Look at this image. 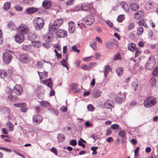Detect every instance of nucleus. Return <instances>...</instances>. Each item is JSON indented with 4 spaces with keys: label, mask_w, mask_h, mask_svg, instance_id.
Wrapping results in <instances>:
<instances>
[{
    "label": "nucleus",
    "mask_w": 158,
    "mask_h": 158,
    "mask_svg": "<svg viewBox=\"0 0 158 158\" xmlns=\"http://www.w3.org/2000/svg\"><path fill=\"white\" fill-rule=\"evenodd\" d=\"M6 91L9 94H12L14 93L17 95H20L23 93V89L21 85H16L13 89L9 87H7Z\"/></svg>",
    "instance_id": "1"
},
{
    "label": "nucleus",
    "mask_w": 158,
    "mask_h": 158,
    "mask_svg": "<svg viewBox=\"0 0 158 158\" xmlns=\"http://www.w3.org/2000/svg\"><path fill=\"white\" fill-rule=\"evenodd\" d=\"M35 29L37 30H40L42 28L44 25V19L41 17L35 18L33 21Z\"/></svg>",
    "instance_id": "2"
},
{
    "label": "nucleus",
    "mask_w": 158,
    "mask_h": 158,
    "mask_svg": "<svg viewBox=\"0 0 158 158\" xmlns=\"http://www.w3.org/2000/svg\"><path fill=\"white\" fill-rule=\"evenodd\" d=\"M156 103V101L155 99L151 97H148L145 100L143 104L146 108H149L155 105Z\"/></svg>",
    "instance_id": "3"
},
{
    "label": "nucleus",
    "mask_w": 158,
    "mask_h": 158,
    "mask_svg": "<svg viewBox=\"0 0 158 158\" xmlns=\"http://www.w3.org/2000/svg\"><path fill=\"white\" fill-rule=\"evenodd\" d=\"M43 119V117L41 115L36 114L33 116L32 121L34 125H37L42 121Z\"/></svg>",
    "instance_id": "4"
},
{
    "label": "nucleus",
    "mask_w": 158,
    "mask_h": 158,
    "mask_svg": "<svg viewBox=\"0 0 158 158\" xmlns=\"http://www.w3.org/2000/svg\"><path fill=\"white\" fill-rule=\"evenodd\" d=\"M127 94L126 92H124L123 94H120V96L115 97L114 99L115 102L118 104H121L124 102Z\"/></svg>",
    "instance_id": "5"
},
{
    "label": "nucleus",
    "mask_w": 158,
    "mask_h": 158,
    "mask_svg": "<svg viewBox=\"0 0 158 158\" xmlns=\"http://www.w3.org/2000/svg\"><path fill=\"white\" fill-rule=\"evenodd\" d=\"M12 56L10 53L6 52L3 54V62L6 64L10 63L12 60Z\"/></svg>",
    "instance_id": "6"
},
{
    "label": "nucleus",
    "mask_w": 158,
    "mask_h": 158,
    "mask_svg": "<svg viewBox=\"0 0 158 158\" xmlns=\"http://www.w3.org/2000/svg\"><path fill=\"white\" fill-rule=\"evenodd\" d=\"M18 31L19 34H21L24 35L28 32V28L26 26L21 24L18 28Z\"/></svg>",
    "instance_id": "7"
},
{
    "label": "nucleus",
    "mask_w": 158,
    "mask_h": 158,
    "mask_svg": "<svg viewBox=\"0 0 158 158\" xmlns=\"http://www.w3.org/2000/svg\"><path fill=\"white\" fill-rule=\"evenodd\" d=\"M15 41L19 43H22L25 40V37L23 34L18 33L15 37Z\"/></svg>",
    "instance_id": "8"
},
{
    "label": "nucleus",
    "mask_w": 158,
    "mask_h": 158,
    "mask_svg": "<svg viewBox=\"0 0 158 158\" xmlns=\"http://www.w3.org/2000/svg\"><path fill=\"white\" fill-rule=\"evenodd\" d=\"M56 35L59 38H64L67 36V32L66 31L60 29L56 31Z\"/></svg>",
    "instance_id": "9"
},
{
    "label": "nucleus",
    "mask_w": 158,
    "mask_h": 158,
    "mask_svg": "<svg viewBox=\"0 0 158 158\" xmlns=\"http://www.w3.org/2000/svg\"><path fill=\"white\" fill-rule=\"evenodd\" d=\"M144 14L142 10H139L135 13L134 15L135 19H142L144 16Z\"/></svg>",
    "instance_id": "10"
},
{
    "label": "nucleus",
    "mask_w": 158,
    "mask_h": 158,
    "mask_svg": "<svg viewBox=\"0 0 158 158\" xmlns=\"http://www.w3.org/2000/svg\"><path fill=\"white\" fill-rule=\"evenodd\" d=\"M53 37L51 32H48L44 36V39L47 42H50L52 41Z\"/></svg>",
    "instance_id": "11"
},
{
    "label": "nucleus",
    "mask_w": 158,
    "mask_h": 158,
    "mask_svg": "<svg viewBox=\"0 0 158 158\" xmlns=\"http://www.w3.org/2000/svg\"><path fill=\"white\" fill-rule=\"evenodd\" d=\"M19 60L23 63H27L29 59L28 56L26 54L21 55L19 56Z\"/></svg>",
    "instance_id": "12"
},
{
    "label": "nucleus",
    "mask_w": 158,
    "mask_h": 158,
    "mask_svg": "<svg viewBox=\"0 0 158 158\" xmlns=\"http://www.w3.org/2000/svg\"><path fill=\"white\" fill-rule=\"evenodd\" d=\"M90 6V4L88 3H84L83 4H82L79 6L78 9H76L77 10H82L87 11L89 8Z\"/></svg>",
    "instance_id": "13"
},
{
    "label": "nucleus",
    "mask_w": 158,
    "mask_h": 158,
    "mask_svg": "<svg viewBox=\"0 0 158 158\" xmlns=\"http://www.w3.org/2000/svg\"><path fill=\"white\" fill-rule=\"evenodd\" d=\"M42 6L45 9H48L52 6V3L50 1L44 0L42 3Z\"/></svg>",
    "instance_id": "14"
},
{
    "label": "nucleus",
    "mask_w": 158,
    "mask_h": 158,
    "mask_svg": "<svg viewBox=\"0 0 158 158\" xmlns=\"http://www.w3.org/2000/svg\"><path fill=\"white\" fill-rule=\"evenodd\" d=\"M38 11V8L34 7H31L27 9L26 12L24 13L28 15H31L37 12Z\"/></svg>",
    "instance_id": "15"
},
{
    "label": "nucleus",
    "mask_w": 158,
    "mask_h": 158,
    "mask_svg": "<svg viewBox=\"0 0 158 158\" xmlns=\"http://www.w3.org/2000/svg\"><path fill=\"white\" fill-rule=\"evenodd\" d=\"M43 83L44 85H47L51 89H52V87L51 85H52L53 83L51 78L44 81H43Z\"/></svg>",
    "instance_id": "16"
},
{
    "label": "nucleus",
    "mask_w": 158,
    "mask_h": 158,
    "mask_svg": "<svg viewBox=\"0 0 158 158\" xmlns=\"http://www.w3.org/2000/svg\"><path fill=\"white\" fill-rule=\"evenodd\" d=\"M0 111L3 114L7 115H9L10 113V110L9 107H2L0 109Z\"/></svg>",
    "instance_id": "17"
},
{
    "label": "nucleus",
    "mask_w": 158,
    "mask_h": 158,
    "mask_svg": "<svg viewBox=\"0 0 158 158\" xmlns=\"http://www.w3.org/2000/svg\"><path fill=\"white\" fill-rule=\"evenodd\" d=\"M94 18L93 16H90L85 21L86 24L88 25H91L94 22Z\"/></svg>",
    "instance_id": "18"
},
{
    "label": "nucleus",
    "mask_w": 158,
    "mask_h": 158,
    "mask_svg": "<svg viewBox=\"0 0 158 158\" xmlns=\"http://www.w3.org/2000/svg\"><path fill=\"white\" fill-rule=\"evenodd\" d=\"M130 7L132 10L136 11L139 9V6L138 4L136 3H133L130 5Z\"/></svg>",
    "instance_id": "19"
},
{
    "label": "nucleus",
    "mask_w": 158,
    "mask_h": 158,
    "mask_svg": "<svg viewBox=\"0 0 158 158\" xmlns=\"http://www.w3.org/2000/svg\"><path fill=\"white\" fill-rule=\"evenodd\" d=\"M101 92L97 89L95 88L93 89L92 91V97L93 98H96L100 96Z\"/></svg>",
    "instance_id": "20"
},
{
    "label": "nucleus",
    "mask_w": 158,
    "mask_h": 158,
    "mask_svg": "<svg viewBox=\"0 0 158 158\" xmlns=\"http://www.w3.org/2000/svg\"><path fill=\"white\" fill-rule=\"evenodd\" d=\"M57 137L58 143L63 142L65 139V137L64 134L59 133L58 134Z\"/></svg>",
    "instance_id": "21"
},
{
    "label": "nucleus",
    "mask_w": 158,
    "mask_h": 158,
    "mask_svg": "<svg viewBox=\"0 0 158 158\" xmlns=\"http://www.w3.org/2000/svg\"><path fill=\"white\" fill-rule=\"evenodd\" d=\"M95 64V63L91 62L89 66L86 64H84L81 67V68L85 70H89L93 68L92 66L94 65Z\"/></svg>",
    "instance_id": "22"
},
{
    "label": "nucleus",
    "mask_w": 158,
    "mask_h": 158,
    "mask_svg": "<svg viewBox=\"0 0 158 158\" xmlns=\"http://www.w3.org/2000/svg\"><path fill=\"white\" fill-rule=\"evenodd\" d=\"M104 107L106 109H111L114 106L109 101H106L104 104Z\"/></svg>",
    "instance_id": "23"
},
{
    "label": "nucleus",
    "mask_w": 158,
    "mask_h": 158,
    "mask_svg": "<svg viewBox=\"0 0 158 158\" xmlns=\"http://www.w3.org/2000/svg\"><path fill=\"white\" fill-rule=\"evenodd\" d=\"M9 100L12 102H15L18 100V97L16 95H13L12 94H10V95L8 96Z\"/></svg>",
    "instance_id": "24"
},
{
    "label": "nucleus",
    "mask_w": 158,
    "mask_h": 158,
    "mask_svg": "<svg viewBox=\"0 0 158 158\" xmlns=\"http://www.w3.org/2000/svg\"><path fill=\"white\" fill-rule=\"evenodd\" d=\"M127 48L130 51L133 52L136 49V46L134 43H131L128 44Z\"/></svg>",
    "instance_id": "25"
},
{
    "label": "nucleus",
    "mask_w": 158,
    "mask_h": 158,
    "mask_svg": "<svg viewBox=\"0 0 158 158\" xmlns=\"http://www.w3.org/2000/svg\"><path fill=\"white\" fill-rule=\"evenodd\" d=\"M63 21L61 19H59L53 23V24L54 26L57 27V28H59L60 26L63 23Z\"/></svg>",
    "instance_id": "26"
},
{
    "label": "nucleus",
    "mask_w": 158,
    "mask_h": 158,
    "mask_svg": "<svg viewBox=\"0 0 158 158\" xmlns=\"http://www.w3.org/2000/svg\"><path fill=\"white\" fill-rule=\"evenodd\" d=\"M123 68L121 67H118L116 70V72L119 76H121L123 74Z\"/></svg>",
    "instance_id": "27"
},
{
    "label": "nucleus",
    "mask_w": 158,
    "mask_h": 158,
    "mask_svg": "<svg viewBox=\"0 0 158 158\" xmlns=\"http://www.w3.org/2000/svg\"><path fill=\"white\" fill-rule=\"evenodd\" d=\"M38 73L40 77V80H42L43 78V75L45 77H47L48 76V73L47 72L44 71V72H38Z\"/></svg>",
    "instance_id": "28"
},
{
    "label": "nucleus",
    "mask_w": 158,
    "mask_h": 158,
    "mask_svg": "<svg viewBox=\"0 0 158 158\" xmlns=\"http://www.w3.org/2000/svg\"><path fill=\"white\" fill-rule=\"evenodd\" d=\"M36 35L34 33L30 34L28 36V39L32 42V41H34L36 39Z\"/></svg>",
    "instance_id": "29"
},
{
    "label": "nucleus",
    "mask_w": 158,
    "mask_h": 158,
    "mask_svg": "<svg viewBox=\"0 0 158 158\" xmlns=\"http://www.w3.org/2000/svg\"><path fill=\"white\" fill-rule=\"evenodd\" d=\"M105 46L107 48L110 49H113L114 47L113 44L109 41L106 42Z\"/></svg>",
    "instance_id": "30"
},
{
    "label": "nucleus",
    "mask_w": 158,
    "mask_h": 158,
    "mask_svg": "<svg viewBox=\"0 0 158 158\" xmlns=\"http://www.w3.org/2000/svg\"><path fill=\"white\" fill-rule=\"evenodd\" d=\"M31 44L33 46L35 47L39 48L40 46V44L39 41H32Z\"/></svg>",
    "instance_id": "31"
},
{
    "label": "nucleus",
    "mask_w": 158,
    "mask_h": 158,
    "mask_svg": "<svg viewBox=\"0 0 158 158\" xmlns=\"http://www.w3.org/2000/svg\"><path fill=\"white\" fill-rule=\"evenodd\" d=\"M10 3L9 2H7L5 3L3 8L6 10H9L10 7Z\"/></svg>",
    "instance_id": "32"
},
{
    "label": "nucleus",
    "mask_w": 158,
    "mask_h": 158,
    "mask_svg": "<svg viewBox=\"0 0 158 158\" xmlns=\"http://www.w3.org/2000/svg\"><path fill=\"white\" fill-rule=\"evenodd\" d=\"M143 29L142 27H139L137 30V34L139 36H141L143 31Z\"/></svg>",
    "instance_id": "33"
},
{
    "label": "nucleus",
    "mask_w": 158,
    "mask_h": 158,
    "mask_svg": "<svg viewBox=\"0 0 158 158\" xmlns=\"http://www.w3.org/2000/svg\"><path fill=\"white\" fill-rule=\"evenodd\" d=\"M7 73L3 70H0V78H3L5 77L7 75Z\"/></svg>",
    "instance_id": "34"
},
{
    "label": "nucleus",
    "mask_w": 158,
    "mask_h": 158,
    "mask_svg": "<svg viewBox=\"0 0 158 158\" xmlns=\"http://www.w3.org/2000/svg\"><path fill=\"white\" fill-rule=\"evenodd\" d=\"M31 45H25L23 44L22 46V48L25 51H28L31 48Z\"/></svg>",
    "instance_id": "35"
},
{
    "label": "nucleus",
    "mask_w": 158,
    "mask_h": 158,
    "mask_svg": "<svg viewBox=\"0 0 158 158\" xmlns=\"http://www.w3.org/2000/svg\"><path fill=\"white\" fill-rule=\"evenodd\" d=\"M150 62V64L153 66L156 64V60L154 56H152L149 58V60Z\"/></svg>",
    "instance_id": "36"
},
{
    "label": "nucleus",
    "mask_w": 158,
    "mask_h": 158,
    "mask_svg": "<svg viewBox=\"0 0 158 158\" xmlns=\"http://www.w3.org/2000/svg\"><path fill=\"white\" fill-rule=\"evenodd\" d=\"M149 83L152 86H155L156 85V81L155 78L154 77L151 78L149 80Z\"/></svg>",
    "instance_id": "37"
},
{
    "label": "nucleus",
    "mask_w": 158,
    "mask_h": 158,
    "mask_svg": "<svg viewBox=\"0 0 158 158\" xmlns=\"http://www.w3.org/2000/svg\"><path fill=\"white\" fill-rule=\"evenodd\" d=\"M113 59L115 61L116 60H121L122 58L120 56V54L119 52H118L114 55Z\"/></svg>",
    "instance_id": "38"
},
{
    "label": "nucleus",
    "mask_w": 158,
    "mask_h": 158,
    "mask_svg": "<svg viewBox=\"0 0 158 158\" xmlns=\"http://www.w3.org/2000/svg\"><path fill=\"white\" fill-rule=\"evenodd\" d=\"M61 65L64 67H66L67 70H69V68L67 65V62L64 59H63L60 61Z\"/></svg>",
    "instance_id": "39"
},
{
    "label": "nucleus",
    "mask_w": 158,
    "mask_h": 158,
    "mask_svg": "<svg viewBox=\"0 0 158 158\" xmlns=\"http://www.w3.org/2000/svg\"><path fill=\"white\" fill-rule=\"evenodd\" d=\"M145 7L147 10H149L153 8V5L151 2H148L146 4Z\"/></svg>",
    "instance_id": "40"
},
{
    "label": "nucleus",
    "mask_w": 158,
    "mask_h": 158,
    "mask_svg": "<svg viewBox=\"0 0 158 158\" xmlns=\"http://www.w3.org/2000/svg\"><path fill=\"white\" fill-rule=\"evenodd\" d=\"M125 19L124 15H120L117 19V21L119 22H122Z\"/></svg>",
    "instance_id": "41"
},
{
    "label": "nucleus",
    "mask_w": 158,
    "mask_h": 158,
    "mask_svg": "<svg viewBox=\"0 0 158 158\" xmlns=\"http://www.w3.org/2000/svg\"><path fill=\"white\" fill-rule=\"evenodd\" d=\"M40 104L43 106L48 107L50 105V103L47 102L42 101L40 102Z\"/></svg>",
    "instance_id": "42"
},
{
    "label": "nucleus",
    "mask_w": 158,
    "mask_h": 158,
    "mask_svg": "<svg viewBox=\"0 0 158 158\" xmlns=\"http://www.w3.org/2000/svg\"><path fill=\"white\" fill-rule=\"evenodd\" d=\"M118 135L122 138L126 136V132L124 130H120L118 133Z\"/></svg>",
    "instance_id": "43"
},
{
    "label": "nucleus",
    "mask_w": 158,
    "mask_h": 158,
    "mask_svg": "<svg viewBox=\"0 0 158 158\" xmlns=\"http://www.w3.org/2000/svg\"><path fill=\"white\" fill-rule=\"evenodd\" d=\"M23 2L24 3L29 6L32 5L34 2L33 0H23Z\"/></svg>",
    "instance_id": "44"
},
{
    "label": "nucleus",
    "mask_w": 158,
    "mask_h": 158,
    "mask_svg": "<svg viewBox=\"0 0 158 158\" xmlns=\"http://www.w3.org/2000/svg\"><path fill=\"white\" fill-rule=\"evenodd\" d=\"M152 74L153 76H156L158 75V66L156 67L153 70Z\"/></svg>",
    "instance_id": "45"
},
{
    "label": "nucleus",
    "mask_w": 158,
    "mask_h": 158,
    "mask_svg": "<svg viewBox=\"0 0 158 158\" xmlns=\"http://www.w3.org/2000/svg\"><path fill=\"white\" fill-rule=\"evenodd\" d=\"M58 28H57V27H56L55 26H54L53 24L52 26L51 27H49V31L51 32H52V31H55L57 30Z\"/></svg>",
    "instance_id": "46"
},
{
    "label": "nucleus",
    "mask_w": 158,
    "mask_h": 158,
    "mask_svg": "<svg viewBox=\"0 0 158 158\" xmlns=\"http://www.w3.org/2000/svg\"><path fill=\"white\" fill-rule=\"evenodd\" d=\"M50 110L52 113L54 114L56 116H57L58 115L59 112L57 110L52 108H51L50 109Z\"/></svg>",
    "instance_id": "47"
},
{
    "label": "nucleus",
    "mask_w": 158,
    "mask_h": 158,
    "mask_svg": "<svg viewBox=\"0 0 158 158\" xmlns=\"http://www.w3.org/2000/svg\"><path fill=\"white\" fill-rule=\"evenodd\" d=\"M88 110L90 111H93L94 110V107L91 104H89L87 106Z\"/></svg>",
    "instance_id": "48"
},
{
    "label": "nucleus",
    "mask_w": 158,
    "mask_h": 158,
    "mask_svg": "<svg viewBox=\"0 0 158 158\" xmlns=\"http://www.w3.org/2000/svg\"><path fill=\"white\" fill-rule=\"evenodd\" d=\"M136 51L135 53V57H137L139 56V55L141 53V49L139 48H136Z\"/></svg>",
    "instance_id": "49"
},
{
    "label": "nucleus",
    "mask_w": 158,
    "mask_h": 158,
    "mask_svg": "<svg viewBox=\"0 0 158 158\" xmlns=\"http://www.w3.org/2000/svg\"><path fill=\"white\" fill-rule=\"evenodd\" d=\"M36 66L38 69H41L43 67V63L42 61H39L37 62Z\"/></svg>",
    "instance_id": "50"
},
{
    "label": "nucleus",
    "mask_w": 158,
    "mask_h": 158,
    "mask_svg": "<svg viewBox=\"0 0 158 158\" xmlns=\"http://www.w3.org/2000/svg\"><path fill=\"white\" fill-rule=\"evenodd\" d=\"M119 127V125L118 124H114L112 125L111 126V128L113 130H116Z\"/></svg>",
    "instance_id": "51"
},
{
    "label": "nucleus",
    "mask_w": 158,
    "mask_h": 158,
    "mask_svg": "<svg viewBox=\"0 0 158 158\" xmlns=\"http://www.w3.org/2000/svg\"><path fill=\"white\" fill-rule=\"evenodd\" d=\"M7 26L9 28H10L14 27L15 26L14 23L12 21H10L8 23Z\"/></svg>",
    "instance_id": "52"
},
{
    "label": "nucleus",
    "mask_w": 158,
    "mask_h": 158,
    "mask_svg": "<svg viewBox=\"0 0 158 158\" xmlns=\"http://www.w3.org/2000/svg\"><path fill=\"white\" fill-rule=\"evenodd\" d=\"M70 144L72 146H75L77 144V142L75 139H72L70 142Z\"/></svg>",
    "instance_id": "53"
},
{
    "label": "nucleus",
    "mask_w": 158,
    "mask_h": 158,
    "mask_svg": "<svg viewBox=\"0 0 158 158\" xmlns=\"http://www.w3.org/2000/svg\"><path fill=\"white\" fill-rule=\"evenodd\" d=\"M72 50L73 51L77 52L78 53H79L80 52V50L77 49L76 45H74L72 47Z\"/></svg>",
    "instance_id": "54"
},
{
    "label": "nucleus",
    "mask_w": 158,
    "mask_h": 158,
    "mask_svg": "<svg viewBox=\"0 0 158 158\" xmlns=\"http://www.w3.org/2000/svg\"><path fill=\"white\" fill-rule=\"evenodd\" d=\"M15 9L18 11H21L23 10V7L19 5L16 6H15Z\"/></svg>",
    "instance_id": "55"
},
{
    "label": "nucleus",
    "mask_w": 158,
    "mask_h": 158,
    "mask_svg": "<svg viewBox=\"0 0 158 158\" xmlns=\"http://www.w3.org/2000/svg\"><path fill=\"white\" fill-rule=\"evenodd\" d=\"M51 151L54 154L56 155H57V149L55 148L54 147H52V148L51 149Z\"/></svg>",
    "instance_id": "56"
},
{
    "label": "nucleus",
    "mask_w": 158,
    "mask_h": 158,
    "mask_svg": "<svg viewBox=\"0 0 158 158\" xmlns=\"http://www.w3.org/2000/svg\"><path fill=\"white\" fill-rule=\"evenodd\" d=\"M77 87L78 85L77 83H73L71 85V90H73V89L77 88Z\"/></svg>",
    "instance_id": "57"
},
{
    "label": "nucleus",
    "mask_w": 158,
    "mask_h": 158,
    "mask_svg": "<svg viewBox=\"0 0 158 158\" xmlns=\"http://www.w3.org/2000/svg\"><path fill=\"white\" fill-rule=\"evenodd\" d=\"M24 104H25L24 106H21L20 107H21L20 110L23 112H25L27 110V109L24 107L26 106V105L25 103Z\"/></svg>",
    "instance_id": "58"
},
{
    "label": "nucleus",
    "mask_w": 158,
    "mask_h": 158,
    "mask_svg": "<svg viewBox=\"0 0 158 158\" xmlns=\"http://www.w3.org/2000/svg\"><path fill=\"white\" fill-rule=\"evenodd\" d=\"M123 9L124 10V11L126 12H127L129 11V6L127 3L125 4L124 8Z\"/></svg>",
    "instance_id": "59"
},
{
    "label": "nucleus",
    "mask_w": 158,
    "mask_h": 158,
    "mask_svg": "<svg viewBox=\"0 0 158 158\" xmlns=\"http://www.w3.org/2000/svg\"><path fill=\"white\" fill-rule=\"evenodd\" d=\"M110 69V67L109 65H107L105 66L104 72L109 73Z\"/></svg>",
    "instance_id": "60"
},
{
    "label": "nucleus",
    "mask_w": 158,
    "mask_h": 158,
    "mask_svg": "<svg viewBox=\"0 0 158 158\" xmlns=\"http://www.w3.org/2000/svg\"><path fill=\"white\" fill-rule=\"evenodd\" d=\"M60 110L62 112H65L67 111V108L66 107L62 106L60 108Z\"/></svg>",
    "instance_id": "61"
},
{
    "label": "nucleus",
    "mask_w": 158,
    "mask_h": 158,
    "mask_svg": "<svg viewBox=\"0 0 158 158\" xmlns=\"http://www.w3.org/2000/svg\"><path fill=\"white\" fill-rule=\"evenodd\" d=\"M69 31L70 33H73L74 31V28L69 25Z\"/></svg>",
    "instance_id": "62"
},
{
    "label": "nucleus",
    "mask_w": 158,
    "mask_h": 158,
    "mask_svg": "<svg viewBox=\"0 0 158 158\" xmlns=\"http://www.w3.org/2000/svg\"><path fill=\"white\" fill-rule=\"evenodd\" d=\"M112 131L111 129L108 128L106 130V135L108 136L110 135Z\"/></svg>",
    "instance_id": "63"
},
{
    "label": "nucleus",
    "mask_w": 158,
    "mask_h": 158,
    "mask_svg": "<svg viewBox=\"0 0 158 158\" xmlns=\"http://www.w3.org/2000/svg\"><path fill=\"white\" fill-rule=\"evenodd\" d=\"M134 25L133 23H131L128 27V29L129 30H131L134 27Z\"/></svg>",
    "instance_id": "64"
}]
</instances>
